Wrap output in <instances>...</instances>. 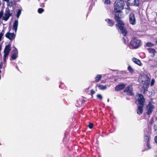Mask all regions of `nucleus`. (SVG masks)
<instances>
[{
	"mask_svg": "<svg viewBox=\"0 0 157 157\" xmlns=\"http://www.w3.org/2000/svg\"><path fill=\"white\" fill-rule=\"evenodd\" d=\"M125 2L122 0H118L114 3V12L115 14V19L117 23L116 25L117 28L119 29L124 36H125L127 33V31L124 28V23L120 20L123 17V14L122 10L124 9Z\"/></svg>",
	"mask_w": 157,
	"mask_h": 157,
	"instance_id": "f257e3e1",
	"label": "nucleus"
},
{
	"mask_svg": "<svg viewBox=\"0 0 157 157\" xmlns=\"http://www.w3.org/2000/svg\"><path fill=\"white\" fill-rule=\"evenodd\" d=\"M139 80L141 83L146 85H148L150 83V79L146 75L144 74L140 75Z\"/></svg>",
	"mask_w": 157,
	"mask_h": 157,
	"instance_id": "f03ea898",
	"label": "nucleus"
},
{
	"mask_svg": "<svg viewBox=\"0 0 157 157\" xmlns=\"http://www.w3.org/2000/svg\"><path fill=\"white\" fill-rule=\"evenodd\" d=\"M130 44L131 46L134 48H139L141 44V41L136 38L131 40Z\"/></svg>",
	"mask_w": 157,
	"mask_h": 157,
	"instance_id": "7ed1b4c3",
	"label": "nucleus"
},
{
	"mask_svg": "<svg viewBox=\"0 0 157 157\" xmlns=\"http://www.w3.org/2000/svg\"><path fill=\"white\" fill-rule=\"evenodd\" d=\"M137 97H138V102L139 105L144 106V104L145 99L143 96L140 94H138L137 95Z\"/></svg>",
	"mask_w": 157,
	"mask_h": 157,
	"instance_id": "20e7f679",
	"label": "nucleus"
},
{
	"mask_svg": "<svg viewBox=\"0 0 157 157\" xmlns=\"http://www.w3.org/2000/svg\"><path fill=\"white\" fill-rule=\"evenodd\" d=\"M129 21L130 23L134 25L136 24V20L134 15L133 13H131L129 15Z\"/></svg>",
	"mask_w": 157,
	"mask_h": 157,
	"instance_id": "39448f33",
	"label": "nucleus"
},
{
	"mask_svg": "<svg viewBox=\"0 0 157 157\" xmlns=\"http://www.w3.org/2000/svg\"><path fill=\"white\" fill-rule=\"evenodd\" d=\"M128 3L130 5L138 6L139 2V0H127Z\"/></svg>",
	"mask_w": 157,
	"mask_h": 157,
	"instance_id": "423d86ee",
	"label": "nucleus"
},
{
	"mask_svg": "<svg viewBox=\"0 0 157 157\" xmlns=\"http://www.w3.org/2000/svg\"><path fill=\"white\" fill-rule=\"evenodd\" d=\"M154 108V106L153 105L150 103H149L147 107V114L149 115L151 113Z\"/></svg>",
	"mask_w": 157,
	"mask_h": 157,
	"instance_id": "0eeeda50",
	"label": "nucleus"
},
{
	"mask_svg": "<svg viewBox=\"0 0 157 157\" xmlns=\"http://www.w3.org/2000/svg\"><path fill=\"white\" fill-rule=\"evenodd\" d=\"M125 86L126 85L124 84H120L117 86L115 90L116 91H119L122 90Z\"/></svg>",
	"mask_w": 157,
	"mask_h": 157,
	"instance_id": "6e6552de",
	"label": "nucleus"
},
{
	"mask_svg": "<svg viewBox=\"0 0 157 157\" xmlns=\"http://www.w3.org/2000/svg\"><path fill=\"white\" fill-rule=\"evenodd\" d=\"M12 52L13 54L12 56H11V58L13 59H15L17 58L18 54V51L17 49L16 48H15Z\"/></svg>",
	"mask_w": 157,
	"mask_h": 157,
	"instance_id": "1a4fd4ad",
	"label": "nucleus"
},
{
	"mask_svg": "<svg viewBox=\"0 0 157 157\" xmlns=\"http://www.w3.org/2000/svg\"><path fill=\"white\" fill-rule=\"evenodd\" d=\"M18 24V21L17 20H16L15 21L13 25L12 29L13 30L15 31L16 33L17 32Z\"/></svg>",
	"mask_w": 157,
	"mask_h": 157,
	"instance_id": "9d476101",
	"label": "nucleus"
},
{
	"mask_svg": "<svg viewBox=\"0 0 157 157\" xmlns=\"http://www.w3.org/2000/svg\"><path fill=\"white\" fill-rule=\"evenodd\" d=\"M124 92L127 93L128 95H132V88H130L129 86L126 87L124 90Z\"/></svg>",
	"mask_w": 157,
	"mask_h": 157,
	"instance_id": "9b49d317",
	"label": "nucleus"
},
{
	"mask_svg": "<svg viewBox=\"0 0 157 157\" xmlns=\"http://www.w3.org/2000/svg\"><path fill=\"white\" fill-rule=\"evenodd\" d=\"M144 106L138 105L137 110V113L139 115L141 114L143 112V107Z\"/></svg>",
	"mask_w": 157,
	"mask_h": 157,
	"instance_id": "f8f14e48",
	"label": "nucleus"
},
{
	"mask_svg": "<svg viewBox=\"0 0 157 157\" xmlns=\"http://www.w3.org/2000/svg\"><path fill=\"white\" fill-rule=\"evenodd\" d=\"M10 17V11H7L5 13V15L3 17V19L6 21H7Z\"/></svg>",
	"mask_w": 157,
	"mask_h": 157,
	"instance_id": "ddd939ff",
	"label": "nucleus"
},
{
	"mask_svg": "<svg viewBox=\"0 0 157 157\" xmlns=\"http://www.w3.org/2000/svg\"><path fill=\"white\" fill-rule=\"evenodd\" d=\"M133 61L139 66H141V63L140 61L137 59L135 58H133L132 59Z\"/></svg>",
	"mask_w": 157,
	"mask_h": 157,
	"instance_id": "4468645a",
	"label": "nucleus"
},
{
	"mask_svg": "<svg viewBox=\"0 0 157 157\" xmlns=\"http://www.w3.org/2000/svg\"><path fill=\"white\" fill-rule=\"evenodd\" d=\"M10 52V44L6 45L4 50V53H9Z\"/></svg>",
	"mask_w": 157,
	"mask_h": 157,
	"instance_id": "2eb2a0df",
	"label": "nucleus"
},
{
	"mask_svg": "<svg viewBox=\"0 0 157 157\" xmlns=\"http://www.w3.org/2000/svg\"><path fill=\"white\" fill-rule=\"evenodd\" d=\"M105 21L107 22L109 26H112L114 24V22L113 21L109 19H106Z\"/></svg>",
	"mask_w": 157,
	"mask_h": 157,
	"instance_id": "dca6fc26",
	"label": "nucleus"
},
{
	"mask_svg": "<svg viewBox=\"0 0 157 157\" xmlns=\"http://www.w3.org/2000/svg\"><path fill=\"white\" fill-rule=\"evenodd\" d=\"M102 77V75H97L95 77V82H98L99 81L100 79Z\"/></svg>",
	"mask_w": 157,
	"mask_h": 157,
	"instance_id": "f3484780",
	"label": "nucleus"
},
{
	"mask_svg": "<svg viewBox=\"0 0 157 157\" xmlns=\"http://www.w3.org/2000/svg\"><path fill=\"white\" fill-rule=\"evenodd\" d=\"M98 87L99 88V89L101 90H104L106 88V86L105 85H97Z\"/></svg>",
	"mask_w": 157,
	"mask_h": 157,
	"instance_id": "a211bd4d",
	"label": "nucleus"
},
{
	"mask_svg": "<svg viewBox=\"0 0 157 157\" xmlns=\"http://www.w3.org/2000/svg\"><path fill=\"white\" fill-rule=\"evenodd\" d=\"M148 50L150 53H152L153 54V56H154L155 54V49L149 48L148 49Z\"/></svg>",
	"mask_w": 157,
	"mask_h": 157,
	"instance_id": "6ab92c4d",
	"label": "nucleus"
},
{
	"mask_svg": "<svg viewBox=\"0 0 157 157\" xmlns=\"http://www.w3.org/2000/svg\"><path fill=\"white\" fill-rule=\"evenodd\" d=\"M4 35V30H3L0 33V42L1 41L2 38Z\"/></svg>",
	"mask_w": 157,
	"mask_h": 157,
	"instance_id": "aec40b11",
	"label": "nucleus"
},
{
	"mask_svg": "<svg viewBox=\"0 0 157 157\" xmlns=\"http://www.w3.org/2000/svg\"><path fill=\"white\" fill-rule=\"evenodd\" d=\"M128 70L129 71L130 73H133L134 71V70L130 66H129L128 68Z\"/></svg>",
	"mask_w": 157,
	"mask_h": 157,
	"instance_id": "412c9836",
	"label": "nucleus"
},
{
	"mask_svg": "<svg viewBox=\"0 0 157 157\" xmlns=\"http://www.w3.org/2000/svg\"><path fill=\"white\" fill-rule=\"evenodd\" d=\"M15 36L14 33H10V40L14 39Z\"/></svg>",
	"mask_w": 157,
	"mask_h": 157,
	"instance_id": "4be33fe9",
	"label": "nucleus"
},
{
	"mask_svg": "<svg viewBox=\"0 0 157 157\" xmlns=\"http://www.w3.org/2000/svg\"><path fill=\"white\" fill-rule=\"evenodd\" d=\"M21 10L19 9L18 10V11L17 12V17L18 18L20 16V15L21 13Z\"/></svg>",
	"mask_w": 157,
	"mask_h": 157,
	"instance_id": "5701e85b",
	"label": "nucleus"
},
{
	"mask_svg": "<svg viewBox=\"0 0 157 157\" xmlns=\"http://www.w3.org/2000/svg\"><path fill=\"white\" fill-rule=\"evenodd\" d=\"M4 53V61H6V59L7 57L8 56L9 53Z\"/></svg>",
	"mask_w": 157,
	"mask_h": 157,
	"instance_id": "b1692460",
	"label": "nucleus"
},
{
	"mask_svg": "<svg viewBox=\"0 0 157 157\" xmlns=\"http://www.w3.org/2000/svg\"><path fill=\"white\" fill-rule=\"evenodd\" d=\"M5 36L10 40V31H8L5 35Z\"/></svg>",
	"mask_w": 157,
	"mask_h": 157,
	"instance_id": "393cba45",
	"label": "nucleus"
},
{
	"mask_svg": "<svg viewBox=\"0 0 157 157\" xmlns=\"http://www.w3.org/2000/svg\"><path fill=\"white\" fill-rule=\"evenodd\" d=\"M44 11V10L42 8H40L38 9V12L39 13H41Z\"/></svg>",
	"mask_w": 157,
	"mask_h": 157,
	"instance_id": "a878e982",
	"label": "nucleus"
},
{
	"mask_svg": "<svg viewBox=\"0 0 157 157\" xmlns=\"http://www.w3.org/2000/svg\"><path fill=\"white\" fill-rule=\"evenodd\" d=\"M154 44L151 43L150 42H148L146 44L147 46L148 47H151L153 46Z\"/></svg>",
	"mask_w": 157,
	"mask_h": 157,
	"instance_id": "bb28decb",
	"label": "nucleus"
},
{
	"mask_svg": "<svg viewBox=\"0 0 157 157\" xmlns=\"http://www.w3.org/2000/svg\"><path fill=\"white\" fill-rule=\"evenodd\" d=\"M144 140L146 142H147L149 140V137L148 136L145 135L144 136Z\"/></svg>",
	"mask_w": 157,
	"mask_h": 157,
	"instance_id": "cd10ccee",
	"label": "nucleus"
},
{
	"mask_svg": "<svg viewBox=\"0 0 157 157\" xmlns=\"http://www.w3.org/2000/svg\"><path fill=\"white\" fill-rule=\"evenodd\" d=\"M97 98L101 100H102V96L100 94H98L97 96Z\"/></svg>",
	"mask_w": 157,
	"mask_h": 157,
	"instance_id": "c85d7f7f",
	"label": "nucleus"
},
{
	"mask_svg": "<svg viewBox=\"0 0 157 157\" xmlns=\"http://www.w3.org/2000/svg\"><path fill=\"white\" fill-rule=\"evenodd\" d=\"M3 14V10H1L0 12V19H1L2 17Z\"/></svg>",
	"mask_w": 157,
	"mask_h": 157,
	"instance_id": "c756f323",
	"label": "nucleus"
},
{
	"mask_svg": "<svg viewBox=\"0 0 157 157\" xmlns=\"http://www.w3.org/2000/svg\"><path fill=\"white\" fill-rule=\"evenodd\" d=\"M93 124L92 123L89 124L88 125V127L90 128H92L93 127Z\"/></svg>",
	"mask_w": 157,
	"mask_h": 157,
	"instance_id": "7c9ffc66",
	"label": "nucleus"
},
{
	"mask_svg": "<svg viewBox=\"0 0 157 157\" xmlns=\"http://www.w3.org/2000/svg\"><path fill=\"white\" fill-rule=\"evenodd\" d=\"M105 0V3L106 4H110V0Z\"/></svg>",
	"mask_w": 157,
	"mask_h": 157,
	"instance_id": "2f4dec72",
	"label": "nucleus"
},
{
	"mask_svg": "<svg viewBox=\"0 0 157 157\" xmlns=\"http://www.w3.org/2000/svg\"><path fill=\"white\" fill-rule=\"evenodd\" d=\"M155 82V80L154 79H152L151 80V86H152L154 84Z\"/></svg>",
	"mask_w": 157,
	"mask_h": 157,
	"instance_id": "473e14b6",
	"label": "nucleus"
},
{
	"mask_svg": "<svg viewBox=\"0 0 157 157\" xmlns=\"http://www.w3.org/2000/svg\"><path fill=\"white\" fill-rule=\"evenodd\" d=\"M95 93V91L94 90H93L92 89L91 90V95H93V94H94Z\"/></svg>",
	"mask_w": 157,
	"mask_h": 157,
	"instance_id": "72a5a7b5",
	"label": "nucleus"
},
{
	"mask_svg": "<svg viewBox=\"0 0 157 157\" xmlns=\"http://www.w3.org/2000/svg\"><path fill=\"white\" fill-rule=\"evenodd\" d=\"M147 147L148 148V149H149L151 148V146H150V144L149 143H148L147 144Z\"/></svg>",
	"mask_w": 157,
	"mask_h": 157,
	"instance_id": "f704fd0d",
	"label": "nucleus"
},
{
	"mask_svg": "<svg viewBox=\"0 0 157 157\" xmlns=\"http://www.w3.org/2000/svg\"><path fill=\"white\" fill-rule=\"evenodd\" d=\"M154 140L156 143L157 144V136L155 137Z\"/></svg>",
	"mask_w": 157,
	"mask_h": 157,
	"instance_id": "c9c22d12",
	"label": "nucleus"
},
{
	"mask_svg": "<svg viewBox=\"0 0 157 157\" xmlns=\"http://www.w3.org/2000/svg\"><path fill=\"white\" fill-rule=\"evenodd\" d=\"M154 128L155 131H156L157 130V125H154Z\"/></svg>",
	"mask_w": 157,
	"mask_h": 157,
	"instance_id": "e433bc0d",
	"label": "nucleus"
},
{
	"mask_svg": "<svg viewBox=\"0 0 157 157\" xmlns=\"http://www.w3.org/2000/svg\"><path fill=\"white\" fill-rule=\"evenodd\" d=\"M5 1H6L8 2V5L9 6L10 5V2H9V0H3Z\"/></svg>",
	"mask_w": 157,
	"mask_h": 157,
	"instance_id": "4c0bfd02",
	"label": "nucleus"
},
{
	"mask_svg": "<svg viewBox=\"0 0 157 157\" xmlns=\"http://www.w3.org/2000/svg\"><path fill=\"white\" fill-rule=\"evenodd\" d=\"M129 11V8H127L126 9V12L127 13H128Z\"/></svg>",
	"mask_w": 157,
	"mask_h": 157,
	"instance_id": "58836bf2",
	"label": "nucleus"
},
{
	"mask_svg": "<svg viewBox=\"0 0 157 157\" xmlns=\"http://www.w3.org/2000/svg\"><path fill=\"white\" fill-rule=\"evenodd\" d=\"M107 101L108 102H109V99H108V100H107Z\"/></svg>",
	"mask_w": 157,
	"mask_h": 157,
	"instance_id": "ea45409f",
	"label": "nucleus"
},
{
	"mask_svg": "<svg viewBox=\"0 0 157 157\" xmlns=\"http://www.w3.org/2000/svg\"><path fill=\"white\" fill-rule=\"evenodd\" d=\"M1 1H0V6L1 5Z\"/></svg>",
	"mask_w": 157,
	"mask_h": 157,
	"instance_id": "a19ab883",
	"label": "nucleus"
},
{
	"mask_svg": "<svg viewBox=\"0 0 157 157\" xmlns=\"http://www.w3.org/2000/svg\"><path fill=\"white\" fill-rule=\"evenodd\" d=\"M123 40H124V43H125V39L124 38H123Z\"/></svg>",
	"mask_w": 157,
	"mask_h": 157,
	"instance_id": "79ce46f5",
	"label": "nucleus"
},
{
	"mask_svg": "<svg viewBox=\"0 0 157 157\" xmlns=\"http://www.w3.org/2000/svg\"><path fill=\"white\" fill-rule=\"evenodd\" d=\"M156 43L157 44V40L156 41Z\"/></svg>",
	"mask_w": 157,
	"mask_h": 157,
	"instance_id": "37998d69",
	"label": "nucleus"
},
{
	"mask_svg": "<svg viewBox=\"0 0 157 157\" xmlns=\"http://www.w3.org/2000/svg\"><path fill=\"white\" fill-rule=\"evenodd\" d=\"M9 28H10V26H9Z\"/></svg>",
	"mask_w": 157,
	"mask_h": 157,
	"instance_id": "c03bdc74",
	"label": "nucleus"
},
{
	"mask_svg": "<svg viewBox=\"0 0 157 157\" xmlns=\"http://www.w3.org/2000/svg\"><path fill=\"white\" fill-rule=\"evenodd\" d=\"M1 145V144L0 143V145Z\"/></svg>",
	"mask_w": 157,
	"mask_h": 157,
	"instance_id": "a18cd8bd",
	"label": "nucleus"
}]
</instances>
